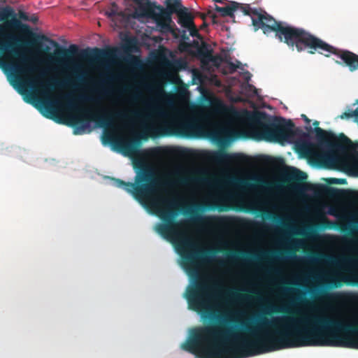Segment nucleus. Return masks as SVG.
I'll list each match as a JSON object with an SVG mask.
<instances>
[{
	"instance_id": "1",
	"label": "nucleus",
	"mask_w": 358,
	"mask_h": 358,
	"mask_svg": "<svg viewBox=\"0 0 358 358\" xmlns=\"http://www.w3.org/2000/svg\"><path fill=\"white\" fill-rule=\"evenodd\" d=\"M223 322L193 329L182 348L196 358H245L280 349L303 346H331L358 349V323L323 315L268 320L257 315L241 326L250 337L227 326L236 321L219 315Z\"/></svg>"
},
{
	"instance_id": "2",
	"label": "nucleus",
	"mask_w": 358,
	"mask_h": 358,
	"mask_svg": "<svg viewBox=\"0 0 358 358\" xmlns=\"http://www.w3.org/2000/svg\"><path fill=\"white\" fill-rule=\"evenodd\" d=\"M134 168V182L115 178V185L131 194L141 203L149 204L157 210L163 223L157 224L155 231L164 238L176 243L183 267L189 277L194 279L193 285L185 293L189 308L199 313L209 314L213 301L225 305L231 299L243 298L237 289H226L217 280L201 278L198 260L210 251L196 249L194 243L182 230L183 222L175 219L178 213L177 201L156 196L158 187L169 185L170 182L157 177L152 167L147 164H135Z\"/></svg>"
},
{
	"instance_id": "3",
	"label": "nucleus",
	"mask_w": 358,
	"mask_h": 358,
	"mask_svg": "<svg viewBox=\"0 0 358 358\" xmlns=\"http://www.w3.org/2000/svg\"><path fill=\"white\" fill-rule=\"evenodd\" d=\"M242 8L243 13L251 17L255 31L262 29L265 34L274 32L280 42L286 43L292 49L295 47L298 52L307 50L308 53L314 55L320 38L302 28L275 20L262 8H252L250 6Z\"/></svg>"
},
{
	"instance_id": "4",
	"label": "nucleus",
	"mask_w": 358,
	"mask_h": 358,
	"mask_svg": "<svg viewBox=\"0 0 358 358\" xmlns=\"http://www.w3.org/2000/svg\"><path fill=\"white\" fill-rule=\"evenodd\" d=\"M247 113V120L251 124L254 134L259 138L266 141L280 142L287 141L294 136L296 131L306 134L299 129H295V125L291 120L282 117H272L266 113L255 111Z\"/></svg>"
},
{
	"instance_id": "5",
	"label": "nucleus",
	"mask_w": 358,
	"mask_h": 358,
	"mask_svg": "<svg viewBox=\"0 0 358 358\" xmlns=\"http://www.w3.org/2000/svg\"><path fill=\"white\" fill-rule=\"evenodd\" d=\"M42 41L48 42L52 46L56 48L55 55L50 53V47L46 45L43 48V52L48 55V59L51 63L66 65L73 57L79 55L83 58L101 59L107 55V52L100 48H94L93 49L81 50L78 49L76 45H71L69 48L60 47L59 43L47 37L43 34L37 35L35 38L27 43L34 45L38 48H43Z\"/></svg>"
},
{
	"instance_id": "6",
	"label": "nucleus",
	"mask_w": 358,
	"mask_h": 358,
	"mask_svg": "<svg viewBox=\"0 0 358 358\" xmlns=\"http://www.w3.org/2000/svg\"><path fill=\"white\" fill-rule=\"evenodd\" d=\"M201 126L196 119L181 117L170 122H164L159 125L154 122L144 124L140 138L146 140L149 136L157 137L173 134L185 137H195L199 136Z\"/></svg>"
},
{
	"instance_id": "7",
	"label": "nucleus",
	"mask_w": 358,
	"mask_h": 358,
	"mask_svg": "<svg viewBox=\"0 0 358 358\" xmlns=\"http://www.w3.org/2000/svg\"><path fill=\"white\" fill-rule=\"evenodd\" d=\"M3 28L0 26V33ZM0 66L9 71L15 80L24 86L21 76H30L36 69L31 61L21 52L14 48L13 44L0 40Z\"/></svg>"
},
{
	"instance_id": "8",
	"label": "nucleus",
	"mask_w": 358,
	"mask_h": 358,
	"mask_svg": "<svg viewBox=\"0 0 358 358\" xmlns=\"http://www.w3.org/2000/svg\"><path fill=\"white\" fill-rule=\"evenodd\" d=\"M82 118L78 117H72L70 120V125L75 127L76 129L84 130L90 121L94 120L97 124L102 127H108L113 125L115 118L119 120H127V115L122 111H118L113 114L104 113L99 115L94 113L89 110L81 111Z\"/></svg>"
},
{
	"instance_id": "9",
	"label": "nucleus",
	"mask_w": 358,
	"mask_h": 358,
	"mask_svg": "<svg viewBox=\"0 0 358 358\" xmlns=\"http://www.w3.org/2000/svg\"><path fill=\"white\" fill-rule=\"evenodd\" d=\"M318 53L329 57L334 55L341 58L344 64L348 66L350 71L358 69V55L348 50H341L327 43L321 38L319 39L314 54Z\"/></svg>"
},
{
	"instance_id": "10",
	"label": "nucleus",
	"mask_w": 358,
	"mask_h": 358,
	"mask_svg": "<svg viewBox=\"0 0 358 358\" xmlns=\"http://www.w3.org/2000/svg\"><path fill=\"white\" fill-rule=\"evenodd\" d=\"M313 124L316 127L315 128L316 138L321 145L338 150H345L352 145L351 140L344 134H340L336 136L331 131L318 127V121H315Z\"/></svg>"
},
{
	"instance_id": "11",
	"label": "nucleus",
	"mask_w": 358,
	"mask_h": 358,
	"mask_svg": "<svg viewBox=\"0 0 358 358\" xmlns=\"http://www.w3.org/2000/svg\"><path fill=\"white\" fill-rule=\"evenodd\" d=\"M166 6L157 5L155 2L147 1L145 4V11L143 13L146 15L155 17L156 20L159 18L170 19L173 13H176L178 8L180 6V0H166Z\"/></svg>"
},
{
	"instance_id": "12",
	"label": "nucleus",
	"mask_w": 358,
	"mask_h": 358,
	"mask_svg": "<svg viewBox=\"0 0 358 358\" xmlns=\"http://www.w3.org/2000/svg\"><path fill=\"white\" fill-rule=\"evenodd\" d=\"M243 157H244L240 154L228 153L224 149L211 151L207 154V159L210 162L217 164H227L241 162Z\"/></svg>"
},
{
	"instance_id": "13",
	"label": "nucleus",
	"mask_w": 358,
	"mask_h": 358,
	"mask_svg": "<svg viewBox=\"0 0 358 358\" xmlns=\"http://www.w3.org/2000/svg\"><path fill=\"white\" fill-rule=\"evenodd\" d=\"M4 22L6 26L14 29H19L22 27L27 28L16 17L13 8L10 6L0 8V22Z\"/></svg>"
},
{
	"instance_id": "14",
	"label": "nucleus",
	"mask_w": 358,
	"mask_h": 358,
	"mask_svg": "<svg viewBox=\"0 0 358 358\" xmlns=\"http://www.w3.org/2000/svg\"><path fill=\"white\" fill-rule=\"evenodd\" d=\"M322 188L325 190L327 194L331 196L345 199L352 202L358 203V193L345 189H338L331 187L322 186Z\"/></svg>"
},
{
	"instance_id": "15",
	"label": "nucleus",
	"mask_w": 358,
	"mask_h": 358,
	"mask_svg": "<svg viewBox=\"0 0 358 358\" xmlns=\"http://www.w3.org/2000/svg\"><path fill=\"white\" fill-rule=\"evenodd\" d=\"M65 83V81L60 82L55 79H50L45 82L35 80L34 81L29 83L30 85H36L45 94L51 92L57 87L63 86Z\"/></svg>"
},
{
	"instance_id": "16",
	"label": "nucleus",
	"mask_w": 358,
	"mask_h": 358,
	"mask_svg": "<svg viewBox=\"0 0 358 358\" xmlns=\"http://www.w3.org/2000/svg\"><path fill=\"white\" fill-rule=\"evenodd\" d=\"M250 6L249 4H241L235 1H231L229 6L225 7H220L215 5V10L220 13L222 17H234V12L236 10H241L243 13V7Z\"/></svg>"
},
{
	"instance_id": "17",
	"label": "nucleus",
	"mask_w": 358,
	"mask_h": 358,
	"mask_svg": "<svg viewBox=\"0 0 358 358\" xmlns=\"http://www.w3.org/2000/svg\"><path fill=\"white\" fill-rule=\"evenodd\" d=\"M252 180H253L255 184H252L249 182L248 180L244 179H239V178H235L234 180V182L238 186L241 188L243 189H252L256 187L257 186H260L263 187H268L270 186V184L266 182L263 179L258 178V177H253L251 178Z\"/></svg>"
},
{
	"instance_id": "18",
	"label": "nucleus",
	"mask_w": 358,
	"mask_h": 358,
	"mask_svg": "<svg viewBox=\"0 0 358 358\" xmlns=\"http://www.w3.org/2000/svg\"><path fill=\"white\" fill-rule=\"evenodd\" d=\"M178 17V22L184 28H189L193 25V17L188 13L187 9L183 7L180 3V6L178 8L176 13Z\"/></svg>"
},
{
	"instance_id": "19",
	"label": "nucleus",
	"mask_w": 358,
	"mask_h": 358,
	"mask_svg": "<svg viewBox=\"0 0 358 358\" xmlns=\"http://www.w3.org/2000/svg\"><path fill=\"white\" fill-rule=\"evenodd\" d=\"M307 175L296 169L288 172L285 175V181L290 183H301L306 180Z\"/></svg>"
},
{
	"instance_id": "20",
	"label": "nucleus",
	"mask_w": 358,
	"mask_h": 358,
	"mask_svg": "<svg viewBox=\"0 0 358 358\" xmlns=\"http://www.w3.org/2000/svg\"><path fill=\"white\" fill-rule=\"evenodd\" d=\"M342 285V280L337 276H329L324 283L325 288H337Z\"/></svg>"
},
{
	"instance_id": "21",
	"label": "nucleus",
	"mask_w": 358,
	"mask_h": 358,
	"mask_svg": "<svg viewBox=\"0 0 358 358\" xmlns=\"http://www.w3.org/2000/svg\"><path fill=\"white\" fill-rule=\"evenodd\" d=\"M199 180V178L195 177H178L177 179V182L180 185H186L192 182H196Z\"/></svg>"
},
{
	"instance_id": "22",
	"label": "nucleus",
	"mask_w": 358,
	"mask_h": 358,
	"mask_svg": "<svg viewBox=\"0 0 358 358\" xmlns=\"http://www.w3.org/2000/svg\"><path fill=\"white\" fill-rule=\"evenodd\" d=\"M139 143V138H133L124 143L123 148L127 151H133L135 147Z\"/></svg>"
},
{
	"instance_id": "23",
	"label": "nucleus",
	"mask_w": 358,
	"mask_h": 358,
	"mask_svg": "<svg viewBox=\"0 0 358 358\" xmlns=\"http://www.w3.org/2000/svg\"><path fill=\"white\" fill-rule=\"evenodd\" d=\"M323 159L328 164H332L336 162V157L335 155L331 153H326L322 156Z\"/></svg>"
},
{
	"instance_id": "24",
	"label": "nucleus",
	"mask_w": 358,
	"mask_h": 358,
	"mask_svg": "<svg viewBox=\"0 0 358 358\" xmlns=\"http://www.w3.org/2000/svg\"><path fill=\"white\" fill-rule=\"evenodd\" d=\"M327 182L329 184H336V185H345V184L347 183L345 179H343V178H329L327 180Z\"/></svg>"
},
{
	"instance_id": "25",
	"label": "nucleus",
	"mask_w": 358,
	"mask_h": 358,
	"mask_svg": "<svg viewBox=\"0 0 358 358\" xmlns=\"http://www.w3.org/2000/svg\"><path fill=\"white\" fill-rule=\"evenodd\" d=\"M358 229V222H351L348 228L342 229V231L348 230L350 232H355Z\"/></svg>"
},
{
	"instance_id": "26",
	"label": "nucleus",
	"mask_w": 358,
	"mask_h": 358,
	"mask_svg": "<svg viewBox=\"0 0 358 358\" xmlns=\"http://www.w3.org/2000/svg\"><path fill=\"white\" fill-rule=\"evenodd\" d=\"M152 112L155 115L160 117H165L166 114L159 108H152Z\"/></svg>"
},
{
	"instance_id": "27",
	"label": "nucleus",
	"mask_w": 358,
	"mask_h": 358,
	"mask_svg": "<svg viewBox=\"0 0 358 358\" xmlns=\"http://www.w3.org/2000/svg\"><path fill=\"white\" fill-rule=\"evenodd\" d=\"M18 17H19V20L21 22V20H24V21H29V17L28 16V15L24 13V11H19L18 12Z\"/></svg>"
},
{
	"instance_id": "28",
	"label": "nucleus",
	"mask_w": 358,
	"mask_h": 358,
	"mask_svg": "<svg viewBox=\"0 0 358 358\" xmlns=\"http://www.w3.org/2000/svg\"><path fill=\"white\" fill-rule=\"evenodd\" d=\"M187 29L189 30L190 35L192 36H197V35L199 34L198 30L194 24L192 27Z\"/></svg>"
},
{
	"instance_id": "29",
	"label": "nucleus",
	"mask_w": 358,
	"mask_h": 358,
	"mask_svg": "<svg viewBox=\"0 0 358 358\" xmlns=\"http://www.w3.org/2000/svg\"><path fill=\"white\" fill-rule=\"evenodd\" d=\"M79 99L83 101H95L96 100L91 96L82 95L79 96Z\"/></svg>"
},
{
	"instance_id": "30",
	"label": "nucleus",
	"mask_w": 358,
	"mask_h": 358,
	"mask_svg": "<svg viewBox=\"0 0 358 358\" xmlns=\"http://www.w3.org/2000/svg\"><path fill=\"white\" fill-rule=\"evenodd\" d=\"M310 147V144L307 143H304L301 145V150L306 152L308 151Z\"/></svg>"
},
{
	"instance_id": "31",
	"label": "nucleus",
	"mask_w": 358,
	"mask_h": 358,
	"mask_svg": "<svg viewBox=\"0 0 358 358\" xmlns=\"http://www.w3.org/2000/svg\"><path fill=\"white\" fill-rule=\"evenodd\" d=\"M189 214L192 216V220H193L194 221L199 220L201 218V216H199V215H198L197 214H196V213H194V211H193V210L190 211V212H189Z\"/></svg>"
},
{
	"instance_id": "32",
	"label": "nucleus",
	"mask_w": 358,
	"mask_h": 358,
	"mask_svg": "<svg viewBox=\"0 0 358 358\" xmlns=\"http://www.w3.org/2000/svg\"><path fill=\"white\" fill-rule=\"evenodd\" d=\"M317 293H315L314 292H313V294H314L315 296L320 294L321 296H324L327 295V292L324 289H320V290H317Z\"/></svg>"
},
{
	"instance_id": "33",
	"label": "nucleus",
	"mask_w": 358,
	"mask_h": 358,
	"mask_svg": "<svg viewBox=\"0 0 358 358\" xmlns=\"http://www.w3.org/2000/svg\"><path fill=\"white\" fill-rule=\"evenodd\" d=\"M241 64V63H240L239 62H238V64H237V65H236V64H234V63H233V62H230V63H229V67H230V69H231L233 71H236L238 68H239V64Z\"/></svg>"
},
{
	"instance_id": "34",
	"label": "nucleus",
	"mask_w": 358,
	"mask_h": 358,
	"mask_svg": "<svg viewBox=\"0 0 358 358\" xmlns=\"http://www.w3.org/2000/svg\"><path fill=\"white\" fill-rule=\"evenodd\" d=\"M246 255L245 252L243 251H236L232 252L231 258L235 259L236 257V255Z\"/></svg>"
},
{
	"instance_id": "35",
	"label": "nucleus",
	"mask_w": 358,
	"mask_h": 358,
	"mask_svg": "<svg viewBox=\"0 0 358 358\" xmlns=\"http://www.w3.org/2000/svg\"><path fill=\"white\" fill-rule=\"evenodd\" d=\"M301 117L306 123L309 124L310 122V119L306 115L303 114L301 115Z\"/></svg>"
},
{
	"instance_id": "36",
	"label": "nucleus",
	"mask_w": 358,
	"mask_h": 358,
	"mask_svg": "<svg viewBox=\"0 0 358 358\" xmlns=\"http://www.w3.org/2000/svg\"><path fill=\"white\" fill-rule=\"evenodd\" d=\"M29 21H31V22L35 23V22H36L38 21V18H37L36 16L33 15V16H31V18H29Z\"/></svg>"
},
{
	"instance_id": "37",
	"label": "nucleus",
	"mask_w": 358,
	"mask_h": 358,
	"mask_svg": "<svg viewBox=\"0 0 358 358\" xmlns=\"http://www.w3.org/2000/svg\"><path fill=\"white\" fill-rule=\"evenodd\" d=\"M324 257V256H323L322 255H321V254H317H317H315V255H313V259L314 260H316V259H317L319 257Z\"/></svg>"
},
{
	"instance_id": "38",
	"label": "nucleus",
	"mask_w": 358,
	"mask_h": 358,
	"mask_svg": "<svg viewBox=\"0 0 358 358\" xmlns=\"http://www.w3.org/2000/svg\"><path fill=\"white\" fill-rule=\"evenodd\" d=\"M213 138L215 139H218V137L220 136V133L218 131H214L213 134Z\"/></svg>"
},
{
	"instance_id": "39",
	"label": "nucleus",
	"mask_w": 358,
	"mask_h": 358,
	"mask_svg": "<svg viewBox=\"0 0 358 358\" xmlns=\"http://www.w3.org/2000/svg\"><path fill=\"white\" fill-rule=\"evenodd\" d=\"M273 311L275 312V313H283V312H285L284 310L279 309V308H276V309L273 310Z\"/></svg>"
},
{
	"instance_id": "40",
	"label": "nucleus",
	"mask_w": 358,
	"mask_h": 358,
	"mask_svg": "<svg viewBox=\"0 0 358 358\" xmlns=\"http://www.w3.org/2000/svg\"><path fill=\"white\" fill-rule=\"evenodd\" d=\"M132 114L135 116V117H141V114L139 113H137V112H132Z\"/></svg>"
},
{
	"instance_id": "41",
	"label": "nucleus",
	"mask_w": 358,
	"mask_h": 358,
	"mask_svg": "<svg viewBox=\"0 0 358 358\" xmlns=\"http://www.w3.org/2000/svg\"><path fill=\"white\" fill-rule=\"evenodd\" d=\"M45 107L48 111H51L52 109L49 105L47 104L45 106Z\"/></svg>"
},
{
	"instance_id": "42",
	"label": "nucleus",
	"mask_w": 358,
	"mask_h": 358,
	"mask_svg": "<svg viewBox=\"0 0 358 358\" xmlns=\"http://www.w3.org/2000/svg\"><path fill=\"white\" fill-rule=\"evenodd\" d=\"M271 215H272V214H271V213H269L268 211H266V215L267 217H271Z\"/></svg>"
},
{
	"instance_id": "43",
	"label": "nucleus",
	"mask_w": 358,
	"mask_h": 358,
	"mask_svg": "<svg viewBox=\"0 0 358 358\" xmlns=\"http://www.w3.org/2000/svg\"><path fill=\"white\" fill-rule=\"evenodd\" d=\"M251 257H252L253 259H259V257L257 256L256 255H251Z\"/></svg>"
},
{
	"instance_id": "44",
	"label": "nucleus",
	"mask_w": 358,
	"mask_h": 358,
	"mask_svg": "<svg viewBox=\"0 0 358 358\" xmlns=\"http://www.w3.org/2000/svg\"><path fill=\"white\" fill-rule=\"evenodd\" d=\"M213 1L217 3H223L224 2V0H213Z\"/></svg>"
},
{
	"instance_id": "45",
	"label": "nucleus",
	"mask_w": 358,
	"mask_h": 358,
	"mask_svg": "<svg viewBox=\"0 0 358 358\" xmlns=\"http://www.w3.org/2000/svg\"><path fill=\"white\" fill-rule=\"evenodd\" d=\"M68 106H69V107H73V103H72L71 101H69V102H68Z\"/></svg>"
},
{
	"instance_id": "46",
	"label": "nucleus",
	"mask_w": 358,
	"mask_h": 358,
	"mask_svg": "<svg viewBox=\"0 0 358 358\" xmlns=\"http://www.w3.org/2000/svg\"><path fill=\"white\" fill-rule=\"evenodd\" d=\"M306 129H307L308 131H311V130H312L311 127H306Z\"/></svg>"
},
{
	"instance_id": "47",
	"label": "nucleus",
	"mask_w": 358,
	"mask_h": 358,
	"mask_svg": "<svg viewBox=\"0 0 358 358\" xmlns=\"http://www.w3.org/2000/svg\"><path fill=\"white\" fill-rule=\"evenodd\" d=\"M74 134H80V132H78V131H77L76 130H75V131H74Z\"/></svg>"
},
{
	"instance_id": "48",
	"label": "nucleus",
	"mask_w": 358,
	"mask_h": 358,
	"mask_svg": "<svg viewBox=\"0 0 358 358\" xmlns=\"http://www.w3.org/2000/svg\"><path fill=\"white\" fill-rule=\"evenodd\" d=\"M285 291H292V289H289V288H285Z\"/></svg>"
},
{
	"instance_id": "49",
	"label": "nucleus",
	"mask_w": 358,
	"mask_h": 358,
	"mask_svg": "<svg viewBox=\"0 0 358 358\" xmlns=\"http://www.w3.org/2000/svg\"><path fill=\"white\" fill-rule=\"evenodd\" d=\"M294 252H295V250H293L292 251L290 252V253L294 255Z\"/></svg>"
},
{
	"instance_id": "50",
	"label": "nucleus",
	"mask_w": 358,
	"mask_h": 358,
	"mask_svg": "<svg viewBox=\"0 0 358 358\" xmlns=\"http://www.w3.org/2000/svg\"><path fill=\"white\" fill-rule=\"evenodd\" d=\"M336 62L337 64H342V63H341V62H339V61H336Z\"/></svg>"
},
{
	"instance_id": "51",
	"label": "nucleus",
	"mask_w": 358,
	"mask_h": 358,
	"mask_svg": "<svg viewBox=\"0 0 358 358\" xmlns=\"http://www.w3.org/2000/svg\"><path fill=\"white\" fill-rule=\"evenodd\" d=\"M83 77V76H78V78L81 79V78Z\"/></svg>"
},
{
	"instance_id": "52",
	"label": "nucleus",
	"mask_w": 358,
	"mask_h": 358,
	"mask_svg": "<svg viewBox=\"0 0 358 358\" xmlns=\"http://www.w3.org/2000/svg\"><path fill=\"white\" fill-rule=\"evenodd\" d=\"M42 76H43V73L40 74V77H42Z\"/></svg>"
},
{
	"instance_id": "53",
	"label": "nucleus",
	"mask_w": 358,
	"mask_h": 358,
	"mask_svg": "<svg viewBox=\"0 0 358 358\" xmlns=\"http://www.w3.org/2000/svg\"><path fill=\"white\" fill-rule=\"evenodd\" d=\"M276 217H277L273 216V217H272V219L275 220Z\"/></svg>"
}]
</instances>
